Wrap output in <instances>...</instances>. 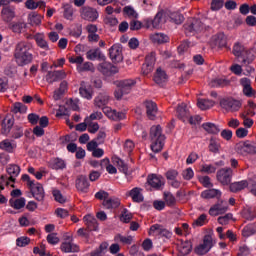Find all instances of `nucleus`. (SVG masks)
I'll use <instances>...</instances> for the list:
<instances>
[{"label":"nucleus","mask_w":256,"mask_h":256,"mask_svg":"<svg viewBox=\"0 0 256 256\" xmlns=\"http://www.w3.org/2000/svg\"><path fill=\"white\" fill-rule=\"evenodd\" d=\"M15 147V144L11 143L9 139H5L0 142V149H2V151H6L7 153H13Z\"/></svg>","instance_id":"nucleus-46"},{"label":"nucleus","mask_w":256,"mask_h":256,"mask_svg":"<svg viewBox=\"0 0 256 256\" xmlns=\"http://www.w3.org/2000/svg\"><path fill=\"white\" fill-rule=\"evenodd\" d=\"M60 249L63 253H79V246L73 242H62Z\"/></svg>","instance_id":"nucleus-32"},{"label":"nucleus","mask_w":256,"mask_h":256,"mask_svg":"<svg viewBox=\"0 0 256 256\" xmlns=\"http://www.w3.org/2000/svg\"><path fill=\"white\" fill-rule=\"evenodd\" d=\"M28 19L31 25H41V15L32 12L28 15Z\"/></svg>","instance_id":"nucleus-56"},{"label":"nucleus","mask_w":256,"mask_h":256,"mask_svg":"<svg viewBox=\"0 0 256 256\" xmlns=\"http://www.w3.org/2000/svg\"><path fill=\"white\" fill-rule=\"evenodd\" d=\"M12 113H27V107L21 102H16L11 107Z\"/></svg>","instance_id":"nucleus-49"},{"label":"nucleus","mask_w":256,"mask_h":256,"mask_svg":"<svg viewBox=\"0 0 256 256\" xmlns=\"http://www.w3.org/2000/svg\"><path fill=\"white\" fill-rule=\"evenodd\" d=\"M176 114L178 119H180L183 122H186L187 119H189V116L191 115V113L189 112V109H187V105L184 103L178 105L176 109Z\"/></svg>","instance_id":"nucleus-26"},{"label":"nucleus","mask_w":256,"mask_h":256,"mask_svg":"<svg viewBox=\"0 0 256 256\" xmlns=\"http://www.w3.org/2000/svg\"><path fill=\"white\" fill-rule=\"evenodd\" d=\"M15 121L13 118H5L2 122V135H9Z\"/></svg>","instance_id":"nucleus-39"},{"label":"nucleus","mask_w":256,"mask_h":256,"mask_svg":"<svg viewBox=\"0 0 256 256\" xmlns=\"http://www.w3.org/2000/svg\"><path fill=\"white\" fill-rule=\"evenodd\" d=\"M118 169L121 173H124V175H131V171H129V166L125 161L118 159L117 161Z\"/></svg>","instance_id":"nucleus-52"},{"label":"nucleus","mask_w":256,"mask_h":256,"mask_svg":"<svg viewBox=\"0 0 256 256\" xmlns=\"http://www.w3.org/2000/svg\"><path fill=\"white\" fill-rule=\"evenodd\" d=\"M202 199H215V197H221V190L219 189H208L201 192Z\"/></svg>","instance_id":"nucleus-34"},{"label":"nucleus","mask_w":256,"mask_h":256,"mask_svg":"<svg viewBox=\"0 0 256 256\" xmlns=\"http://www.w3.org/2000/svg\"><path fill=\"white\" fill-rule=\"evenodd\" d=\"M163 22V12H158L154 18L144 19V24L147 29H159L161 23Z\"/></svg>","instance_id":"nucleus-13"},{"label":"nucleus","mask_w":256,"mask_h":256,"mask_svg":"<svg viewBox=\"0 0 256 256\" xmlns=\"http://www.w3.org/2000/svg\"><path fill=\"white\" fill-rule=\"evenodd\" d=\"M229 206H227L226 202L218 201L209 209V215L212 217H217V215H223V213H227Z\"/></svg>","instance_id":"nucleus-16"},{"label":"nucleus","mask_w":256,"mask_h":256,"mask_svg":"<svg viewBox=\"0 0 256 256\" xmlns=\"http://www.w3.org/2000/svg\"><path fill=\"white\" fill-rule=\"evenodd\" d=\"M182 177L185 181H191V179L195 177V172H193V168H187L183 170Z\"/></svg>","instance_id":"nucleus-63"},{"label":"nucleus","mask_w":256,"mask_h":256,"mask_svg":"<svg viewBox=\"0 0 256 256\" xmlns=\"http://www.w3.org/2000/svg\"><path fill=\"white\" fill-rule=\"evenodd\" d=\"M208 149H209L210 153L217 154V153H219V149H221V144L219 143V141H217V139L211 138Z\"/></svg>","instance_id":"nucleus-48"},{"label":"nucleus","mask_w":256,"mask_h":256,"mask_svg":"<svg viewBox=\"0 0 256 256\" xmlns=\"http://www.w3.org/2000/svg\"><path fill=\"white\" fill-rule=\"evenodd\" d=\"M216 179L221 185H230L231 180L233 179V169L221 168L217 171Z\"/></svg>","instance_id":"nucleus-8"},{"label":"nucleus","mask_w":256,"mask_h":256,"mask_svg":"<svg viewBox=\"0 0 256 256\" xmlns=\"http://www.w3.org/2000/svg\"><path fill=\"white\" fill-rule=\"evenodd\" d=\"M233 55L242 59L243 65H251V63H253L255 60V55H253V52L246 50L245 47L239 42L235 43L233 46Z\"/></svg>","instance_id":"nucleus-4"},{"label":"nucleus","mask_w":256,"mask_h":256,"mask_svg":"<svg viewBox=\"0 0 256 256\" xmlns=\"http://www.w3.org/2000/svg\"><path fill=\"white\" fill-rule=\"evenodd\" d=\"M240 85L243 86V93L246 97H255V90L251 87V80L249 78L240 79Z\"/></svg>","instance_id":"nucleus-23"},{"label":"nucleus","mask_w":256,"mask_h":256,"mask_svg":"<svg viewBox=\"0 0 256 256\" xmlns=\"http://www.w3.org/2000/svg\"><path fill=\"white\" fill-rule=\"evenodd\" d=\"M153 43H158L159 45L167 43L169 41V36L164 33H155L150 36Z\"/></svg>","instance_id":"nucleus-40"},{"label":"nucleus","mask_w":256,"mask_h":256,"mask_svg":"<svg viewBox=\"0 0 256 256\" xmlns=\"http://www.w3.org/2000/svg\"><path fill=\"white\" fill-rule=\"evenodd\" d=\"M25 203H26V200L24 197H21V198H18V199H13L11 198L9 200V204H10V207H13V209H23V207H25Z\"/></svg>","instance_id":"nucleus-43"},{"label":"nucleus","mask_w":256,"mask_h":256,"mask_svg":"<svg viewBox=\"0 0 256 256\" xmlns=\"http://www.w3.org/2000/svg\"><path fill=\"white\" fill-rule=\"evenodd\" d=\"M163 198L167 207H175L177 199L171 192H164Z\"/></svg>","instance_id":"nucleus-42"},{"label":"nucleus","mask_w":256,"mask_h":256,"mask_svg":"<svg viewBox=\"0 0 256 256\" xmlns=\"http://www.w3.org/2000/svg\"><path fill=\"white\" fill-rule=\"evenodd\" d=\"M33 45L27 41H20L16 44L14 49V57L19 67H25L33 61V53H31Z\"/></svg>","instance_id":"nucleus-1"},{"label":"nucleus","mask_w":256,"mask_h":256,"mask_svg":"<svg viewBox=\"0 0 256 256\" xmlns=\"http://www.w3.org/2000/svg\"><path fill=\"white\" fill-rule=\"evenodd\" d=\"M181 255H189L193 251V243L189 240L182 242L179 247Z\"/></svg>","instance_id":"nucleus-41"},{"label":"nucleus","mask_w":256,"mask_h":256,"mask_svg":"<svg viewBox=\"0 0 256 256\" xmlns=\"http://www.w3.org/2000/svg\"><path fill=\"white\" fill-rule=\"evenodd\" d=\"M83 221L85 222L86 229L88 231H99V223L97 222V218L93 215L88 214L83 217Z\"/></svg>","instance_id":"nucleus-21"},{"label":"nucleus","mask_w":256,"mask_h":256,"mask_svg":"<svg viewBox=\"0 0 256 256\" xmlns=\"http://www.w3.org/2000/svg\"><path fill=\"white\" fill-rule=\"evenodd\" d=\"M147 184L152 187V189H155L156 191H160V189H163V186L165 185V182L163 181V177L157 176V174H151L147 177Z\"/></svg>","instance_id":"nucleus-15"},{"label":"nucleus","mask_w":256,"mask_h":256,"mask_svg":"<svg viewBox=\"0 0 256 256\" xmlns=\"http://www.w3.org/2000/svg\"><path fill=\"white\" fill-rule=\"evenodd\" d=\"M102 205L105 209H118V207L121 205V200L115 196L110 198L108 196V199L104 200Z\"/></svg>","instance_id":"nucleus-27"},{"label":"nucleus","mask_w":256,"mask_h":256,"mask_svg":"<svg viewBox=\"0 0 256 256\" xmlns=\"http://www.w3.org/2000/svg\"><path fill=\"white\" fill-rule=\"evenodd\" d=\"M213 105H215V102L213 100H209V99H198V102H197V106L202 111L211 109V107H213Z\"/></svg>","instance_id":"nucleus-44"},{"label":"nucleus","mask_w":256,"mask_h":256,"mask_svg":"<svg viewBox=\"0 0 256 256\" xmlns=\"http://www.w3.org/2000/svg\"><path fill=\"white\" fill-rule=\"evenodd\" d=\"M80 15L84 21H90L91 23H94V21L99 19V12L97 9L89 6L82 7Z\"/></svg>","instance_id":"nucleus-9"},{"label":"nucleus","mask_w":256,"mask_h":256,"mask_svg":"<svg viewBox=\"0 0 256 256\" xmlns=\"http://www.w3.org/2000/svg\"><path fill=\"white\" fill-rule=\"evenodd\" d=\"M115 241H120L124 245H131L133 243V236H123L121 234H117L115 236Z\"/></svg>","instance_id":"nucleus-51"},{"label":"nucleus","mask_w":256,"mask_h":256,"mask_svg":"<svg viewBox=\"0 0 256 256\" xmlns=\"http://www.w3.org/2000/svg\"><path fill=\"white\" fill-rule=\"evenodd\" d=\"M132 219L133 214H131L127 208H124L120 215V221H122V223H130Z\"/></svg>","instance_id":"nucleus-50"},{"label":"nucleus","mask_w":256,"mask_h":256,"mask_svg":"<svg viewBox=\"0 0 256 256\" xmlns=\"http://www.w3.org/2000/svg\"><path fill=\"white\" fill-rule=\"evenodd\" d=\"M167 79H168L167 72H165V70L161 68H157L153 78L154 83L163 87V85L167 83Z\"/></svg>","instance_id":"nucleus-22"},{"label":"nucleus","mask_w":256,"mask_h":256,"mask_svg":"<svg viewBox=\"0 0 256 256\" xmlns=\"http://www.w3.org/2000/svg\"><path fill=\"white\" fill-rule=\"evenodd\" d=\"M142 189L135 187L129 191V196L132 198L134 203H143V194H141Z\"/></svg>","instance_id":"nucleus-36"},{"label":"nucleus","mask_w":256,"mask_h":256,"mask_svg":"<svg viewBox=\"0 0 256 256\" xmlns=\"http://www.w3.org/2000/svg\"><path fill=\"white\" fill-rule=\"evenodd\" d=\"M123 12L125 15H128L132 19H137V17H139V14L137 13V11H135V9L132 6H125L123 8Z\"/></svg>","instance_id":"nucleus-57"},{"label":"nucleus","mask_w":256,"mask_h":256,"mask_svg":"<svg viewBox=\"0 0 256 256\" xmlns=\"http://www.w3.org/2000/svg\"><path fill=\"white\" fill-rule=\"evenodd\" d=\"M183 29L186 37H193L194 35H197V33L209 31L211 27L205 26L200 19L190 18L183 25Z\"/></svg>","instance_id":"nucleus-3"},{"label":"nucleus","mask_w":256,"mask_h":256,"mask_svg":"<svg viewBox=\"0 0 256 256\" xmlns=\"http://www.w3.org/2000/svg\"><path fill=\"white\" fill-rule=\"evenodd\" d=\"M9 29H11V31L13 33H22L23 29H25V23L24 22H12L9 24Z\"/></svg>","instance_id":"nucleus-47"},{"label":"nucleus","mask_w":256,"mask_h":256,"mask_svg":"<svg viewBox=\"0 0 256 256\" xmlns=\"http://www.w3.org/2000/svg\"><path fill=\"white\" fill-rule=\"evenodd\" d=\"M231 219H233V214L232 213H228L224 216H220L218 217V223L220 225H227L229 224V221H231Z\"/></svg>","instance_id":"nucleus-64"},{"label":"nucleus","mask_w":256,"mask_h":256,"mask_svg":"<svg viewBox=\"0 0 256 256\" xmlns=\"http://www.w3.org/2000/svg\"><path fill=\"white\" fill-rule=\"evenodd\" d=\"M165 177L167 179V181H175V179H177V177H179V172L175 169H170L165 173Z\"/></svg>","instance_id":"nucleus-62"},{"label":"nucleus","mask_w":256,"mask_h":256,"mask_svg":"<svg viewBox=\"0 0 256 256\" xmlns=\"http://www.w3.org/2000/svg\"><path fill=\"white\" fill-rule=\"evenodd\" d=\"M243 217L246 219V221H253L256 219V208H248L244 212Z\"/></svg>","instance_id":"nucleus-55"},{"label":"nucleus","mask_w":256,"mask_h":256,"mask_svg":"<svg viewBox=\"0 0 256 256\" xmlns=\"http://www.w3.org/2000/svg\"><path fill=\"white\" fill-rule=\"evenodd\" d=\"M213 247H215L213 237L209 234H206L203 238V243L194 248V253L200 256L207 255V253H209Z\"/></svg>","instance_id":"nucleus-7"},{"label":"nucleus","mask_w":256,"mask_h":256,"mask_svg":"<svg viewBox=\"0 0 256 256\" xmlns=\"http://www.w3.org/2000/svg\"><path fill=\"white\" fill-rule=\"evenodd\" d=\"M6 171L10 177L2 176L1 183H5L6 186H9L10 183H15V177H19V173H21V167H19L17 164H9ZM0 189L3 191L5 186L1 184Z\"/></svg>","instance_id":"nucleus-6"},{"label":"nucleus","mask_w":256,"mask_h":256,"mask_svg":"<svg viewBox=\"0 0 256 256\" xmlns=\"http://www.w3.org/2000/svg\"><path fill=\"white\" fill-rule=\"evenodd\" d=\"M165 139L166 137L163 134L161 125L152 126L150 128V147L153 153H161V151H163V147H165Z\"/></svg>","instance_id":"nucleus-2"},{"label":"nucleus","mask_w":256,"mask_h":256,"mask_svg":"<svg viewBox=\"0 0 256 256\" xmlns=\"http://www.w3.org/2000/svg\"><path fill=\"white\" fill-rule=\"evenodd\" d=\"M36 45L43 49L44 51H49V43L45 40V34L37 33L33 37Z\"/></svg>","instance_id":"nucleus-29"},{"label":"nucleus","mask_w":256,"mask_h":256,"mask_svg":"<svg viewBox=\"0 0 256 256\" xmlns=\"http://www.w3.org/2000/svg\"><path fill=\"white\" fill-rule=\"evenodd\" d=\"M76 189L80 193H87L89 191V179L85 175H80L76 178L75 181Z\"/></svg>","instance_id":"nucleus-20"},{"label":"nucleus","mask_w":256,"mask_h":256,"mask_svg":"<svg viewBox=\"0 0 256 256\" xmlns=\"http://www.w3.org/2000/svg\"><path fill=\"white\" fill-rule=\"evenodd\" d=\"M147 117L153 121L157 116V104L153 101L145 102Z\"/></svg>","instance_id":"nucleus-30"},{"label":"nucleus","mask_w":256,"mask_h":256,"mask_svg":"<svg viewBox=\"0 0 256 256\" xmlns=\"http://www.w3.org/2000/svg\"><path fill=\"white\" fill-rule=\"evenodd\" d=\"M98 71H100V73H103L106 77H111V75L119 73V68H117V66L111 64L110 62H103L98 65Z\"/></svg>","instance_id":"nucleus-14"},{"label":"nucleus","mask_w":256,"mask_h":256,"mask_svg":"<svg viewBox=\"0 0 256 256\" xmlns=\"http://www.w3.org/2000/svg\"><path fill=\"white\" fill-rule=\"evenodd\" d=\"M86 57L89 59V61H105V54L102 53L101 49L99 48L89 50L86 53Z\"/></svg>","instance_id":"nucleus-25"},{"label":"nucleus","mask_w":256,"mask_h":256,"mask_svg":"<svg viewBox=\"0 0 256 256\" xmlns=\"http://www.w3.org/2000/svg\"><path fill=\"white\" fill-rule=\"evenodd\" d=\"M220 106L227 112L239 111L241 109V102L233 98H223L220 100Z\"/></svg>","instance_id":"nucleus-10"},{"label":"nucleus","mask_w":256,"mask_h":256,"mask_svg":"<svg viewBox=\"0 0 256 256\" xmlns=\"http://www.w3.org/2000/svg\"><path fill=\"white\" fill-rule=\"evenodd\" d=\"M108 104L109 94H107V92H100L98 94V97L94 99L95 107H98V109H102L103 113H109V107H107Z\"/></svg>","instance_id":"nucleus-11"},{"label":"nucleus","mask_w":256,"mask_h":256,"mask_svg":"<svg viewBox=\"0 0 256 256\" xmlns=\"http://www.w3.org/2000/svg\"><path fill=\"white\" fill-rule=\"evenodd\" d=\"M66 77L67 73L63 70L48 71L45 76V81H47L49 85H53V83L63 81Z\"/></svg>","instance_id":"nucleus-12"},{"label":"nucleus","mask_w":256,"mask_h":256,"mask_svg":"<svg viewBox=\"0 0 256 256\" xmlns=\"http://www.w3.org/2000/svg\"><path fill=\"white\" fill-rule=\"evenodd\" d=\"M13 139H21L23 137V126L15 125L12 130Z\"/></svg>","instance_id":"nucleus-59"},{"label":"nucleus","mask_w":256,"mask_h":256,"mask_svg":"<svg viewBox=\"0 0 256 256\" xmlns=\"http://www.w3.org/2000/svg\"><path fill=\"white\" fill-rule=\"evenodd\" d=\"M214 45L220 49L227 47V36H225V33L221 32L214 36Z\"/></svg>","instance_id":"nucleus-37"},{"label":"nucleus","mask_w":256,"mask_h":256,"mask_svg":"<svg viewBox=\"0 0 256 256\" xmlns=\"http://www.w3.org/2000/svg\"><path fill=\"white\" fill-rule=\"evenodd\" d=\"M202 128L206 130L207 133H210L211 135H218V133L221 132V128H219V126L211 122H206L202 124Z\"/></svg>","instance_id":"nucleus-38"},{"label":"nucleus","mask_w":256,"mask_h":256,"mask_svg":"<svg viewBox=\"0 0 256 256\" xmlns=\"http://www.w3.org/2000/svg\"><path fill=\"white\" fill-rule=\"evenodd\" d=\"M207 223V214H201L194 222L193 227H203Z\"/></svg>","instance_id":"nucleus-60"},{"label":"nucleus","mask_w":256,"mask_h":256,"mask_svg":"<svg viewBox=\"0 0 256 256\" xmlns=\"http://www.w3.org/2000/svg\"><path fill=\"white\" fill-rule=\"evenodd\" d=\"M229 85H231V81L227 78H216L210 82V87H214L216 89L229 87Z\"/></svg>","instance_id":"nucleus-33"},{"label":"nucleus","mask_w":256,"mask_h":256,"mask_svg":"<svg viewBox=\"0 0 256 256\" xmlns=\"http://www.w3.org/2000/svg\"><path fill=\"white\" fill-rule=\"evenodd\" d=\"M247 187H249V182H247V180H241L230 183L229 189L231 193H239V191H243V189H247Z\"/></svg>","instance_id":"nucleus-31"},{"label":"nucleus","mask_w":256,"mask_h":256,"mask_svg":"<svg viewBox=\"0 0 256 256\" xmlns=\"http://www.w3.org/2000/svg\"><path fill=\"white\" fill-rule=\"evenodd\" d=\"M168 19L170 23H174L175 25H181L185 21V17L180 12H169Z\"/></svg>","instance_id":"nucleus-35"},{"label":"nucleus","mask_w":256,"mask_h":256,"mask_svg":"<svg viewBox=\"0 0 256 256\" xmlns=\"http://www.w3.org/2000/svg\"><path fill=\"white\" fill-rule=\"evenodd\" d=\"M104 23L105 25H109V27H116V25H119V20L117 19V17L105 16Z\"/></svg>","instance_id":"nucleus-61"},{"label":"nucleus","mask_w":256,"mask_h":256,"mask_svg":"<svg viewBox=\"0 0 256 256\" xmlns=\"http://www.w3.org/2000/svg\"><path fill=\"white\" fill-rule=\"evenodd\" d=\"M32 193V197L36 199V201H44L45 199V189H43V185L41 183H34L29 187Z\"/></svg>","instance_id":"nucleus-19"},{"label":"nucleus","mask_w":256,"mask_h":256,"mask_svg":"<svg viewBox=\"0 0 256 256\" xmlns=\"http://www.w3.org/2000/svg\"><path fill=\"white\" fill-rule=\"evenodd\" d=\"M150 235H160L166 239L173 237V232L163 228L160 224H154L150 227Z\"/></svg>","instance_id":"nucleus-17"},{"label":"nucleus","mask_w":256,"mask_h":256,"mask_svg":"<svg viewBox=\"0 0 256 256\" xmlns=\"http://www.w3.org/2000/svg\"><path fill=\"white\" fill-rule=\"evenodd\" d=\"M49 167L55 171H63V169L67 168V163L61 158H53L49 161Z\"/></svg>","instance_id":"nucleus-28"},{"label":"nucleus","mask_w":256,"mask_h":256,"mask_svg":"<svg viewBox=\"0 0 256 256\" xmlns=\"http://www.w3.org/2000/svg\"><path fill=\"white\" fill-rule=\"evenodd\" d=\"M109 248V243L102 242L98 249L91 252V256H103L107 253V249Z\"/></svg>","instance_id":"nucleus-45"},{"label":"nucleus","mask_w":256,"mask_h":256,"mask_svg":"<svg viewBox=\"0 0 256 256\" xmlns=\"http://www.w3.org/2000/svg\"><path fill=\"white\" fill-rule=\"evenodd\" d=\"M136 84L137 81L133 79H126L118 82V88L114 92L116 99H121L124 95H129V93H131V89H133Z\"/></svg>","instance_id":"nucleus-5"},{"label":"nucleus","mask_w":256,"mask_h":256,"mask_svg":"<svg viewBox=\"0 0 256 256\" xmlns=\"http://www.w3.org/2000/svg\"><path fill=\"white\" fill-rule=\"evenodd\" d=\"M64 19L71 21L73 19V6L71 4H64Z\"/></svg>","instance_id":"nucleus-54"},{"label":"nucleus","mask_w":256,"mask_h":256,"mask_svg":"<svg viewBox=\"0 0 256 256\" xmlns=\"http://www.w3.org/2000/svg\"><path fill=\"white\" fill-rule=\"evenodd\" d=\"M79 94L81 95V97L87 99L88 101H91V99H93V92L83 86L79 88Z\"/></svg>","instance_id":"nucleus-53"},{"label":"nucleus","mask_w":256,"mask_h":256,"mask_svg":"<svg viewBox=\"0 0 256 256\" xmlns=\"http://www.w3.org/2000/svg\"><path fill=\"white\" fill-rule=\"evenodd\" d=\"M1 17L4 23H11V21L15 19V8L13 7L2 8Z\"/></svg>","instance_id":"nucleus-24"},{"label":"nucleus","mask_w":256,"mask_h":256,"mask_svg":"<svg viewBox=\"0 0 256 256\" xmlns=\"http://www.w3.org/2000/svg\"><path fill=\"white\" fill-rule=\"evenodd\" d=\"M109 56L112 62L121 63V61H123L121 46H119L118 44L112 45L109 49Z\"/></svg>","instance_id":"nucleus-18"},{"label":"nucleus","mask_w":256,"mask_h":256,"mask_svg":"<svg viewBox=\"0 0 256 256\" xmlns=\"http://www.w3.org/2000/svg\"><path fill=\"white\" fill-rule=\"evenodd\" d=\"M235 150L240 155H247V141L246 142L241 141L237 143L235 146Z\"/></svg>","instance_id":"nucleus-58"}]
</instances>
